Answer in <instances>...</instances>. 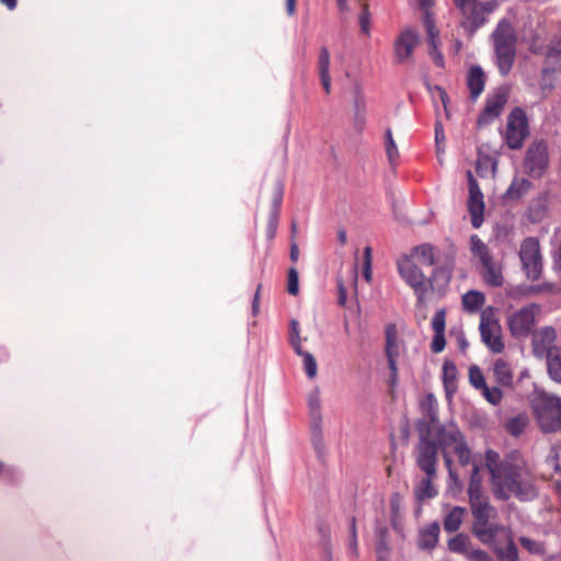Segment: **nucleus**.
Returning <instances> with one entry per match:
<instances>
[{
    "instance_id": "nucleus-1",
    "label": "nucleus",
    "mask_w": 561,
    "mask_h": 561,
    "mask_svg": "<svg viewBox=\"0 0 561 561\" xmlns=\"http://www.w3.org/2000/svg\"><path fill=\"white\" fill-rule=\"evenodd\" d=\"M485 465L491 473L493 492L496 497L507 500L516 496L527 501L536 495L531 472L523 459L511 456L499 462V455L493 450L485 453Z\"/></svg>"
},
{
    "instance_id": "nucleus-2",
    "label": "nucleus",
    "mask_w": 561,
    "mask_h": 561,
    "mask_svg": "<svg viewBox=\"0 0 561 561\" xmlns=\"http://www.w3.org/2000/svg\"><path fill=\"white\" fill-rule=\"evenodd\" d=\"M428 435L436 440V444L443 451L445 465L449 469L450 476H454L451 470V454H455L461 466H467L471 462V451L467 442L455 424L426 426Z\"/></svg>"
},
{
    "instance_id": "nucleus-3",
    "label": "nucleus",
    "mask_w": 561,
    "mask_h": 561,
    "mask_svg": "<svg viewBox=\"0 0 561 561\" xmlns=\"http://www.w3.org/2000/svg\"><path fill=\"white\" fill-rule=\"evenodd\" d=\"M468 494L474 517L472 533L481 542H488L491 540L492 531L502 526L490 523V519L495 517L496 511L489 504L488 499L482 494L477 484L468 488Z\"/></svg>"
},
{
    "instance_id": "nucleus-4",
    "label": "nucleus",
    "mask_w": 561,
    "mask_h": 561,
    "mask_svg": "<svg viewBox=\"0 0 561 561\" xmlns=\"http://www.w3.org/2000/svg\"><path fill=\"white\" fill-rule=\"evenodd\" d=\"M536 421L545 433L561 430V399L557 396L538 392L533 400Z\"/></svg>"
},
{
    "instance_id": "nucleus-5",
    "label": "nucleus",
    "mask_w": 561,
    "mask_h": 561,
    "mask_svg": "<svg viewBox=\"0 0 561 561\" xmlns=\"http://www.w3.org/2000/svg\"><path fill=\"white\" fill-rule=\"evenodd\" d=\"M496 66L502 76L513 68L516 57V37L510 23L501 22L493 33Z\"/></svg>"
},
{
    "instance_id": "nucleus-6",
    "label": "nucleus",
    "mask_w": 561,
    "mask_h": 561,
    "mask_svg": "<svg viewBox=\"0 0 561 561\" xmlns=\"http://www.w3.org/2000/svg\"><path fill=\"white\" fill-rule=\"evenodd\" d=\"M479 331L482 342L491 352L496 354L503 352L502 327L494 308L488 307L481 311Z\"/></svg>"
},
{
    "instance_id": "nucleus-7",
    "label": "nucleus",
    "mask_w": 561,
    "mask_h": 561,
    "mask_svg": "<svg viewBox=\"0 0 561 561\" xmlns=\"http://www.w3.org/2000/svg\"><path fill=\"white\" fill-rule=\"evenodd\" d=\"M397 267L400 276L413 288L419 301H423L426 298L431 284L430 279L421 271V266L416 261L404 255L398 260Z\"/></svg>"
},
{
    "instance_id": "nucleus-8",
    "label": "nucleus",
    "mask_w": 561,
    "mask_h": 561,
    "mask_svg": "<svg viewBox=\"0 0 561 561\" xmlns=\"http://www.w3.org/2000/svg\"><path fill=\"white\" fill-rule=\"evenodd\" d=\"M427 427H420L419 444L416 447V463L425 474L436 477L437 473V444L431 439Z\"/></svg>"
},
{
    "instance_id": "nucleus-9",
    "label": "nucleus",
    "mask_w": 561,
    "mask_h": 561,
    "mask_svg": "<svg viewBox=\"0 0 561 561\" xmlns=\"http://www.w3.org/2000/svg\"><path fill=\"white\" fill-rule=\"evenodd\" d=\"M385 335V353L390 369V379L394 383L398 379V360L400 358H404L407 353L405 342L403 337L399 334L397 327L392 323L386 327Z\"/></svg>"
},
{
    "instance_id": "nucleus-10",
    "label": "nucleus",
    "mask_w": 561,
    "mask_h": 561,
    "mask_svg": "<svg viewBox=\"0 0 561 561\" xmlns=\"http://www.w3.org/2000/svg\"><path fill=\"white\" fill-rule=\"evenodd\" d=\"M519 259L527 278L538 279L542 271V260L539 241L536 238H527L522 242Z\"/></svg>"
},
{
    "instance_id": "nucleus-11",
    "label": "nucleus",
    "mask_w": 561,
    "mask_h": 561,
    "mask_svg": "<svg viewBox=\"0 0 561 561\" xmlns=\"http://www.w3.org/2000/svg\"><path fill=\"white\" fill-rule=\"evenodd\" d=\"M492 533L491 540L483 543L493 549L499 561H517V548L513 541L510 529L501 526L500 528H495Z\"/></svg>"
},
{
    "instance_id": "nucleus-12",
    "label": "nucleus",
    "mask_w": 561,
    "mask_h": 561,
    "mask_svg": "<svg viewBox=\"0 0 561 561\" xmlns=\"http://www.w3.org/2000/svg\"><path fill=\"white\" fill-rule=\"evenodd\" d=\"M528 136V123L525 112L516 107L507 116L505 133L506 144L511 149H518L523 146Z\"/></svg>"
},
{
    "instance_id": "nucleus-13",
    "label": "nucleus",
    "mask_w": 561,
    "mask_h": 561,
    "mask_svg": "<svg viewBox=\"0 0 561 561\" xmlns=\"http://www.w3.org/2000/svg\"><path fill=\"white\" fill-rule=\"evenodd\" d=\"M540 307L531 304L513 312L508 318L511 333L516 337L527 336L536 323Z\"/></svg>"
},
{
    "instance_id": "nucleus-14",
    "label": "nucleus",
    "mask_w": 561,
    "mask_h": 561,
    "mask_svg": "<svg viewBox=\"0 0 561 561\" xmlns=\"http://www.w3.org/2000/svg\"><path fill=\"white\" fill-rule=\"evenodd\" d=\"M469 197H468V211L471 218V224L474 228H479L483 224L484 215V199L483 194L473 178L471 171L467 172Z\"/></svg>"
},
{
    "instance_id": "nucleus-15",
    "label": "nucleus",
    "mask_w": 561,
    "mask_h": 561,
    "mask_svg": "<svg viewBox=\"0 0 561 561\" xmlns=\"http://www.w3.org/2000/svg\"><path fill=\"white\" fill-rule=\"evenodd\" d=\"M420 43L419 34L411 30H403L393 43V51L397 62L407 64L411 61L414 48Z\"/></svg>"
},
{
    "instance_id": "nucleus-16",
    "label": "nucleus",
    "mask_w": 561,
    "mask_h": 561,
    "mask_svg": "<svg viewBox=\"0 0 561 561\" xmlns=\"http://www.w3.org/2000/svg\"><path fill=\"white\" fill-rule=\"evenodd\" d=\"M556 330L550 327H546L534 332L531 346L535 356L538 358H546L552 354V351L561 348L556 345Z\"/></svg>"
},
{
    "instance_id": "nucleus-17",
    "label": "nucleus",
    "mask_w": 561,
    "mask_h": 561,
    "mask_svg": "<svg viewBox=\"0 0 561 561\" xmlns=\"http://www.w3.org/2000/svg\"><path fill=\"white\" fill-rule=\"evenodd\" d=\"M548 165V150L542 142L531 145L525 159L526 171L531 176H540Z\"/></svg>"
},
{
    "instance_id": "nucleus-18",
    "label": "nucleus",
    "mask_w": 561,
    "mask_h": 561,
    "mask_svg": "<svg viewBox=\"0 0 561 561\" xmlns=\"http://www.w3.org/2000/svg\"><path fill=\"white\" fill-rule=\"evenodd\" d=\"M308 407L311 416L312 438L314 444L319 446L322 443V400L319 388L309 393Z\"/></svg>"
},
{
    "instance_id": "nucleus-19",
    "label": "nucleus",
    "mask_w": 561,
    "mask_h": 561,
    "mask_svg": "<svg viewBox=\"0 0 561 561\" xmlns=\"http://www.w3.org/2000/svg\"><path fill=\"white\" fill-rule=\"evenodd\" d=\"M507 103V92L504 89H500L495 91L489 99L486 100L483 112L478 118V124L480 126L489 124L499 117L504 110V106Z\"/></svg>"
},
{
    "instance_id": "nucleus-20",
    "label": "nucleus",
    "mask_w": 561,
    "mask_h": 561,
    "mask_svg": "<svg viewBox=\"0 0 561 561\" xmlns=\"http://www.w3.org/2000/svg\"><path fill=\"white\" fill-rule=\"evenodd\" d=\"M470 26L477 27L482 23V9L477 0H453Z\"/></svg>"
},
{
    "instance_id": "nucleus-21",
    "label": "nucleus",
    "mask_w": 561,
    "mask_h": 561,
    "mask_svg": "<svg viewBox=\"0 0 561 561\" xmlns=\"http://www.w3.org/2000/svg\"><path fill=\"white\" fill-rule=\"evenodd\" d=\"M424 25H425V30H426V34H427V42L430 45V55L432 56L434 62L438 67H443L444 66V57L440 54V51L438 50V45H439L438 34H439V32L436 28L433 19L427 13L424 18Z\"/></svg>"
},
{
    "instance_id": "nucleus-22",
    "label": "nucleus",
    "mask_w": 561,
    "mask_h": 561,
    "mask_svg": "<svg viewBox=\"0 0 561 561\" xmlns=\"http://www.w3.org/2000/svg\"><path fill=\"white\" fill-rule=\"evenodd\" d=\"M318 71L321 84L327 94L331 93V76H330V64L331 57L330 51L327 47H321L318 57Z\"/></svg>"
},
{
    "instance_id": "nucleus-23",
    "label": "nucleus",
    "mask_w": 561,
    "mask_h": 561,
    "mask_svg": "<svg viewBox=\"0 0 561 561\" xmlns=\"http://www.w3.org/2000/svg\"><path fill=\"white\" fill-rule=\"evenodd\" d=\"M467 84L472 99H477L484 89V73L478 66H472L469 70Z\"/></svg>"
},
{
    "instance_id": "nucleus-24",
    "label": "nucleus",
    "mask_w": 561,
    "mask_h": 561,
    "mask_svg": "<svg viewBox=\"0 0 561 561\" xmlns=\"http://www.w3.org/2000/svg\"><path fill=\"white\" fill-rule=\"evenodd\" d=\"M483 267L482 276L486 284L493 287H500L503 285L504 277L502 275V268L493 260L488 263L481 264Z\"/></svg>"
},
{
    "instance_id": "nucleus-25",
    "label": "nucleus",
    "mask_w": 561,
    "mask_h": 561,
    "mask_svg": "<svg viewBox=\"0 0 561 561\" xmlns=\"http://www.w3.org/2000/svg\"><path fill=\"white\" fill-rule=\"evenodd\" d=\"M493 375L495 380L502 386H511L513 382V371L508 362L503 358L495 360L493 365Z\"/></svg>"
},
{
    "instance_id": "nucleus-26",
    "label": "nucleus",
    "mask_w": 561,
    "mask_h": 561,
    "mask_svg": "<svg viewBox=\"0 0 561 561\" xmlns=\"http://www.w3.org/2000/svg\"><path fill=\"white\" fill-rule=\"evenodd\" d=\"M408 256L416 261L420 266H432L435 263L434 248L430 244L414 248Z\"/></svg>"
},
{
    "instance_id": "nucleus-27",
    "label": "nucleus",
    "mask_w": 561,
    "mask_h": 561,
    "mask_svg": "<svg viewBox=\"0 0 561 561\" xmlns=\"http://www.w3.org/2000/svg\"><path fill=\"white\" fill-rule=\"evenodd\" d=\"M295 352L298 356H300L302 358V365H304V369L307 374V376L310 378V379H314L317 377V373H318V364H317V360L314 358V356L307 352V351H304L302 350V346L299 345L298 342L295 343Z\"/></svg>"
},
{
    "instance_id": "nucleus-28",
    "label": "nucleus",
    "mask_w": 561,
    "mask_h": 561,
    "mask_svg": "<svg viewBox=\"0 0 561 561\" xmlns=\"http://www.w3.org/2000/svg\"><path fill=\"white\" fill-rule=\"evenodd\" d=\"M485 297L481 291L469 290L462 296V307L467 312L473 313L482 308Z\"/></svg>"
},
{
    "instance_id": "nucleus-29",
    "label": "nucleus",
    "mask_w": 561,
    "mask_h": 561,
    "mask_svg": "<svg viewBox=\"0 0 561 561\" xmlns=\"http://www.w3.org/2000/svg\"><path fill=\"white\" fill-rule=\"evenodd\" d=\"M465 514L463 507H453L444 519V529L448 533L457 531L463 522Z\"/></svg>"
},
{
    "instance_id": "nucleus-30",
    "label": "nucleus",
    "mask_w": 561,
    "mask_h": 561,
    "mask_svg": "<svg viewBox=\"0 0 561 561\" xmlns=\"http://www.w3.org/2000/svg\"><path fill=\"white\" fill-rule=\"evenodd\" d=\"M472 548L470 538L465 534H458L448 541V549L451 552L462 554L467 558Z\"/></svg>"
},
{
    "instance_id": "nucleus-31",
    "label": "nucleus",
    "mask_w": 561,
    "mask_h": 561,
    "mask_svg": "<svg viewBox=\"0 0 561 561\" xmlns=\"http://www.w3.org/2000/svg\"><path fill=\"white\" fill-rule=\"evenodd\" d=\"M470 251L474 257L479 259L481 264L492 260L488 245L478 236L470 238Z\"/></svg>"
},
{
    "instance_id": "nucleus-32",
    "label": "nucleus",
    "mask_w": 561,
    "mask_h": 561,
    "mask_svg": "<svg viewBox=\"0 0 561 561\" xmlns=\"http://www.w3.org/2000/svg\"><path fill=\"white\" fill-rule=\"evenodd\" d=\"M436 477H430L426 474V477L420 481L419 485L415 489V495L419 500L423 501L432 499L437 494V490L433 484V480Z\"/></svg>"
},
{
    "instance_id": "nucleus-33",
    "label": "nucleus",
    "mask_w": 561,
    "mask_h": 561,
    "mask_svg": "<svg viewBox=\"0 0 561 561\" xmlns=\"http://www.w3.org/2000/svg\"><path fill=\"white\" fill-rule=\"evenodd\" d=\"M546 359L549 376L561 383V347L552 351V354L546 357Z\"/></svg>"
},
{
    "instance_id": "nucleus-34",
    "label": "nucleus",
    "mask_w": 561,
    "mask_h": 561,
    "mask_svg": "<svg viewBox=\"0 0 561 561\" xmlns=\"http://www.w3.org/2000/svg\"><path fill=\"white\" fill-rule=\"evenodd\" d=\"M282 196H283L282 190L276 188L274 192V196H273V208L271 210L270 224H268V237L270 238H273L275 236L278 209L280 207Z\"/></svg>"
},
{
    "instance_id": "nucleus-35",
    "label": "nucleus",
    "mask_w": 561,
    "mask_h": 561,
    "mask_svg": "<svg viewBox=\"0 0 561 561\" xmlns=\"http://www.w3.org/2000/svg\"><path fill=\"white\" fill-rule=\"evenodd\" d=\"M439 535V526L437 524H433L427 529H425L420 537V546L422 548H433L437 543Z\"/></svg>"
},
{
    "instance_id": "nucleus-36",
    "label": "nucleus",
    "mask_w": 561,
    "mask_h": 561,
    "mask_svg": "<svg viewBox=\"0 0 561 561\" xmlns=\"http://www.w3.org/2000/svg\"><path fill=\"white\" fill-rule=\"evenodd\" d=\"M528 424V417L525 414H518L506 422V430L514 436H518L524 432Z\"/></svg>"
},
{
    "instance_id": "nucleus-37",
    "label": "nucleus",
    "mask_w": 561,
    "mask_h": 561,
    "mask_svg": "<svg viewBox=\"0 0 561 561\" xmlns=\"http://www.w3.org/2000/svg\"><path fill=\"white\" fill-rule=\"evenodd\" d=\"M530 188V182L526 179H516L507 190V196L512 199H517L523 196Z\"/></svg>"
},
{
    "instance_id": "nucleus-38",
    "label": "nucleus",
    "mask_w": 561,
    "mask_h": 561,
    "mask_svg": "<svg viewBox=\"0 0 561 561\" xmlns=\"http://www.w3.org/2000/svg\"><path fill=\"white\" fill-rule=\"evenodd\" d=\"M443 378L446 389L449 391L454 389L457 379V368L450 360H446L443 365Z\"/></svg>"
},
{
    "instance_id": "nucleus-39",
    "label": "nucleus",
    "mask_w": 561,
    "mask_h": 561,
    "mask_svg": "<svg viewBox=\"0 0 561 561\" xmlns=\"http://www.w3.org/2000/svg\"><path fill=\"white\" fill-rule=\"evenodd\" d=\"M385 145H386V151H387L388 159L390 162H393L399 156V150L394 142L392 131L390 128H388L386 130V144Z\"/></svg>"
},
{
    "instance_id": "nucleus-40",
    "label": "nucleus",
    "mask_w": 561,
    "mask_h": 561,
    "mask_svg": "<svg viewBox=\"0 0 561 561\" xmlns=\"http://www.w3.org/2000/svg\"><path fill=\"white\" fill-rule=\"evenodd\" d=\"M363 276L366 282H370L373 278V254L371 248L366 247L364 249V266H363Z\"/></svg>"
},
{
    "instance_id": "nucleus-41",
    "label": "nucleus",
    "mask_w": 561,
    "mask_h": 561,
    "mask_svg": "<svg viewBox=\"0 0 561 561\" xmlns=\"http://www.w3.org/2000/svg\"><path fill=\"white\" fill-rule=\"evenodd\" d=\"M287 291L293 296H296L299 293V277L295 267H290L288 270Z\"/></svg>"
},
{
    "instance_id": "nucleus-42",
    "label": "nucleus",
    "mask_w": 561,
    "mask_h": 561,
    "mask_svg": "<svg viewBox=\"0 0 561 561\" xmlns=\"http://www.w3.org/2000/svg\"><path fill=\"white\" fill-rule=\"evenodd\" d=\"M469 380L471 385L478 389H482L486 386L484 376L481 371V369L477 366H472L469 369Z\"/></svg>"
},
{
    "instance_id": "nucleus-43",
    "label": "nucleus",
    "mask_w": 561,
    "mask_h": 561,
    "mask_svg": "<svg viewBox=\"0 0 561 561\" xmlns=\"http://www.w3.org/2000/svg\"><path fill=\"white\" fill-rule=\"evenodd\" d=\"M482 394L492 404H497L502 399V391L499 388H490L488 385L483 387Z\"/></svg>"
},
{
    "instance_id": "nucleus-44",
    "label": "nucleus",
    "mask_w": 561,
    "mask_h": 561,
    "mask_svg": "<svg viewBox=\"0 0 561 561\" xmlns=\"http://www.w3.org/2000/svg\"><path fill=\"white\" fill-rule=\"evenodd\" d=\"M432 328L434 333H444L445 332V311L438 310L435 312L432 319Z\"/></svg>"
},
{
    "instance_id": "nucleus-45",
    "label": "nucleus",
    "mask_w": 561,
    "mask_h": 561,
    "mask_svg": "<svg viewBox=\"0 0 561 561\" xmlns=\"http://www.w3.org/2000/svg\"><path fill=\"white\" fill-rule=\"evenodd\" d=\"M466 559L468 561H493L492 557L488 552L479 548H474L473 546Z\"/></svg>"
},
{
    "instance_id": "nucleus-46",
    "label": "nucleus",
    "mask_w": 561,
    "mask_h": 561,
    "mask_svg": "<svg viewBox=\"0 0 561 561\" xmlns=\"http://www.w3.org/2000/svg\"><path fill=\"white\" fill-rule=\"evenodd\" d=\"M560 451V448L553 447L550 450V455L547 458L548 466L551 467V469H553L554 471H561V465L559 461Z\"/></svg>"
},
{
    "instance_id": "nucleus-47",
    "label": "nucleus",
    "mask_w": 561,
    "mask_h": 561,
    "mask_svg": "<svg viewBox=\"0 0 561 561\" xmlns=\"http://www.w3.org/2000/svg\"><path fill=\"white\" fill-rule=\"evenodd\" d=\"M350 531H351V537H350V541H348V549H350V551H351L354 556H357L356 520H355V518H354V517L351 519V527H350Z\"/></svg>"
},
{
    "instance_id": "nucleus-48",
    "label": "nucleus",
    "mask_w": 561,
    "mask_h": 561,
    "mask_svg": "<svg viewBox=\"0 0 561 561\" xmlns=\"http://www.w3.org/2000/svg\"><path fill=\"white\" fill-rule=\"evenodd\" d=\"M359 24H360L362 32L368 35L369 34V24H370V13L368 11L367 4L363 5V12L359 16Z\"/></svg>"
},
{
    "instance_id": "nucleus-49",
    "label": "nucleus",
    "mask_w": 561,
    "mask_h": 561,
    "mask_svg": "<svg viewBox=\"0 0 561 561\" xmlns=\"http://www.w3.org/2000/svg\"><path fill=\"white\" fill-rule=\"evenodd\" d=\"M445 335L444 333H434L431 348L434 353H440L445 348Z\"/></svg>"
},
{
    "instance_id": "nucleus-50",
    "label": "nucleus",
    "mask_w": 561,
    "mask_h": 561,
    "mask_svg": "<svg viewBox=\"0 0 561 561\" xmlns=\"http://www.w3.org/2000/svg\"><path fill=\"white\" fill-rule=\"evenodd\" d=\"M519 541H520L522 546L524 548H526L529 552L540 553L542 551L541 546L538 542H536L527 537H522L519 539Z\"/></svg>"
},
{
    "instance_id": "nucleus-51",
    "label": "nucleus",
    "mask_w": 561,
    "mask_h": 561,
    "mask_svg": "<svg viewBox=\"0 0 561 561\" xmlns=\"http://www.w3.org/2000/svg\"><path fill=\"white\" fill-rule=\"evenodd\" d=\"M445 140L444 129L440 122H436L435 124V141L437 147V153H442L444 148L440 146V142Z\"/></svg>"
},
{
    "instance_id": "nucleus-52",
    "label": "nucleus",
    "mask_w": 561,
    "mask_h": 561,
    "mask_svg": "<svg viewBox=\"0 0 561 561\" xmlns=\"http://www.w3.org/2000/svg\"><path fill=\"white\" fill-rule=\"evenodd\" d=\"M291 332H290V344L293 348L295 350V343L298 342L299 345H301V339L299 335V322L297 320H291Z\"/></svg>"
},
{
    "instance_id": "nucleus-53",
    "label": "nucleus",
    "mask_w": 561,
    "mask_h": 561,
    "mask_svg": "<svg viewBox=\"0 0 561 561\" xmlns=\"http://www.w3.org/2000/svg\"><path fill=\"white\" fill-rule=\"evenodd\" d=\"M337 288H339V304L341 306H344L346 302V299H347V290H346V286L342 279H339Z\"/></svg>"
},
{
    "instance_id": "nucleus-54",
    "label": "nucleus",
    "mask_w": 561,
    "mask_h": 561,
    "mask_svg": "<svg viewBox=\"0 0 561 561\" xmlns=\"http://www.w3.org/2000/svg\"><path fill=\"white\" fill-rule=\"evenodd\" d=\"M554 289V286L550 283H545L538 286H533L529 288V293L531 294H538L543 291H552Z\"/></svg>"
},
{
    "instance_id": "nucleus-55",
    "label": "nucleus",
    "mask_w": 561,
    "mask_h": 561,
    "mask_svg": "<svg viewBox=\"0 0 561 561\" xmlns=\"http://www.w3.org/2000/svg\"><path fill=\"white\" fill-rule=\"evenodd\" d=\"M473 484H477L479 490H481V479H480V476H479V468L477 466H473L472 468V473H471V480H470V484H469V488H471Z\"/></svg>"
},
{
    "instance_id": "nucleus-56",
    "label": "nucleus",
    "mask_w": 561,
    "mask_h": 561,
    "mask_svg": "<svg viewBox=\"0 0 561 561\" xmlns=\"http://www.w3.org/2000/svg\"><path fill=\"white\" fill-rule=\"evenodd\" d=\"M262 288V285H259L256 288V293L254 295L253 304H252V310L253 313L256 314L259 312V301H260V290Z\"/></svg>"
},
{
    "instance_id": "nucleus-57",
    "label": "nucleus",
    "mask_w": 561,
    "mask_h": 561,
    "mask_svg": "<svg viewBox=\"0 0 561 561\" xmlns=\"http://www.w3.org/2000/svg\"><path fill=\"white\" fill-rule=\"evenodd\" d=\"M299 259V249L297 243L293 242L290 245V260L297 262Z\"/></svg>"
},
{
    "instance_id": "nucleus-58",
    "label": "nucleus",
    "mask_w": 561,
    "mask_h": 561,
    "mask_svg": "<svg viewBox=\"0 0 561 561\" xmlns=\"http://www.w3.org/2000/svg\"><path fill=\"white\" fill-rule=\"evenodd\" d=\"M419 4L424 10V15H426V13L430 15L428 8L433 4V0H419ZM424 18L425 16H423V19Z\"/></svg>"
},
{
    "instance_id": "nucleus-59",
    "label": "nucleus",
    "mask_w": 561,
    "mask_h": 561,
    "mask_svg": "<svg viewBox=\"0 0 561 561\" xmlns=\"http://www.w3.org/2000/svg\"><path fill=\"white\" fill-rule=\"evenodd\" d=\"M286 9L288 15H294L296 11V0H286Z\"/></svg>"
},
{
    "instance_id": "nucleus-60",
    "label": "nucleus",
    "mask_w": 561,
    "mask_h": 561,
    "mask_svg": "<svg viewBox=\"0 0 561 561\" xmlns=\"http://www.w3.org/2000/svg\"><path fill=\"white\" fill-rule=\"evenodd\" d=\"M437 91H438V94H439V98L442 100V103L444 105V108L445 111L447 112V93L445 90H443L442 88H437Z\"/></svg>"
},
{
    "instance_id": "nucleus-61",
    "label": "nucleus",
    "mask_w": 561,
    "mask_h": 561,
    "mask_svg": "<svg viewBox=\"0 0 561 561\" xmlns=\"http://www.w3.org/2000/svg\"><path fill=\"white\" fill-rule=\"evenodd\" d=\"M550 54L561 55V41H558L552 44L550 48Z\"/></svg>"
},
{
    "instance_id": "nucleus-62",
    "label": "nucleus",
    "mask_w": 561,
    "mask_h": 561,
    "mask_svg": "<svg viewBox=\"0 0 561 561\" xmlns=\"http://www.w3.org/2000/svg\"><path fill=\"white\" fill-rule=\"evenodd\" d=\"M458 345L461 351H466V348L468 347V342L466 341V337L463 336L462 333L459 334L458 336Z\"/></svg>"
},
{
    "instance_id": "nucleus-63",
    "label": "nucleus",
    "mask_w": 561,
    "mask_h": 561,
    "mask_svg": "<svg viewBox=\"0 0 561 561\" xmlns=\"http://www.w3.org/2000/svg\"><path fill=\"white\" fill-rule=\"evenodd\" d=\"M357 266H354L351 271V280L355 289L357 287Z\"/></svg>"
},
{
    "instance_id": "nucleus-64",
    "label": "nucleus",
    "mask_w": 561,
    "mask_h": 561,
    "mask_svg": "<svg viewBox=\"0 0 561 561\" xmlns=\"http://www.w3.org/2000/svg\"><path fill=\"white\" fill-rule=\"evenodd\" d=\"M339 9L341 12H347L348 11V4L347 0H336Z\"/></svg>"
}]
</instances>
